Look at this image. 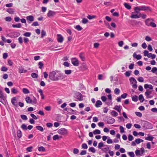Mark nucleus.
I'll list each match as a JSON object with an SVG mask.
<instances>
[{
  "label": "nucleus",
  "instance_id": "47",
  "mask_svg": "<svg viewBox=\"0 0 157 157\" xmlns=\"http://www.w3.org/2000/svg\"><path fill=\"white\" fill-rule=\"evenodd\" d=\"M105 102V103L109 105H111L112 104V101L111 100H107Z\"/></svg>",
  "mask_w": 157,
  "mask_h": 157
},
{
  "label": "nucleus",
  "instance_id": "56",
  "mask_svg": "<svg viewBox=\"0 0 157 157\" xmlns=\"http://www.w3.org/2000/svg\"><path fill=\"white\" fill-rule=\"evenodd\" d=\"M101 99L102 101L103 102H105L106 100H107V98L105 96H102L101 97Z\"/></svg>",
  "mask_w": 157,
  "mask_h": 157
},
{
  "label": "nucleus",
  "instance_id": "59",
  "mask_svg": "<svg viewBox=\"0 0 157 157\" xmlns=\"http://www.w3.org/2000/svg\"><path fill=\"white\" fill-rule=\"evenodd\" d=\"M131 71H127L124 74L125 76L127 77H129L130 75V73Z\"/></svg>",
  "mask_w": 157,
  "mask_h": 157
},
{
  "label": "nucleus",
  "instance_id": "36",
  "mask_svg": "<svg viewBox=\"0 0 157 157\" xmlns=\"http://www.w3.org/2000/svg\"><path fill=\"white\" fill-rule=\"evenodd\" d=\"M89 151H91L93 153H95L96 152L95 149L93 147H90L89 149Z\"/></svg>",
  "mask_w": 157,
  "mask_h": 157
},
{
  "label": "nucleus",
  "instance_id": "43",
  "mask_svg": "<svg viewBox=\"0 0 157 157\" xmlns=\"http://www.w3.org/2000/svg\"><path fill=\"white\" fill-rule=\"evenodd\" d=\"M31 76L34 78H37L38 77V75L35 73H33L31 74Z\"/></svg>",
  "mask_w": 157,
  "mask_h": 157
},
{
  "label": "nucleus",
  "instance_id": "64",
  "mask_svg": "<svg viewBox=\"0 0 157 157\" xmlns=\"http://www.w3.org/2000/svg\"><path fill=\"white\" fill-rule=\"evenodd\" d=\"M133 139V137L132 135H129L128 136V140L129 141H132Z\"/></svg>",
  "mask_w": 157,
  "mask_h": 157
},
{
  "label": "nucleus",
  "instance_id": "25",
  "mask_svg": "<svg viewBox=\"0 0 157 157\" xmlns=\"http://www.w3.org/2000/svg\"><path fill=\"white\" fill-rule=\"evenodd\" d=\"M23 92L25 94H29L30 93L29 90L27 89L24 88L22 89Z\"/></svg>",
  "mask_w": 157,
  "mask_h": 157
},
{
  "label": "nucleus",
  "instance_id": "50",
  "mask_svg": "<svg viewBox=\"0 0 157 157\" xmlns=\"http://www.w3.org/2000/svg\"><path fill=\"white\" fill-rule=\"evenodd\" d=\"M21 117L22 119L23 120H27V117L25 115H21Z\"/></svg>",
  "mask_w": 157,
  "mask_h": 157
},
{
  "label": "nucleus",
  "instance_id": "14",
  "mask_svg": "<svg viewBox=\"0 0 157 157\" xmlns=\"http://www.w3.org/2000/svg\"><path fill=\"white\" fill-rule=\"evenodd\" d=\"M141 16L142 14L141 13H140L139 15H137V14H134L132 13L130 16V17L133 18H140L141 17Z\"/></svg>",
  "mask_w": 157,
  "mask_h": 157
},
{
  "label": "nucleus",
  "instance_id": "29",
  "mask_svg": "<svg viewBox=\"0 0 157 157\" xmlns=\"http://www.w3.org/2000/svg\"><path fill=\"white\" fill-rule=\"evenodd\" d=\"M143 140L139 138L136 139L135 140V142L137 144H139L141 142H143Z\"/></svg>",
  "mask_w": 157,
  "mask_h": 157
},
{
  "label": "nucleus",
  "instance_id": "30",
  "mask_svg": "<svg viewBox=\"0 0 157 157\" xmlns=\"http://www.w3.org/2000/svg\"><path fill=\"white\" fill-rule=\"evenodd\" d=\"M6 11L10 14H13L14 13V11L12 8L8 9Z\"/></svg>",
  "mask_w": 157,
  "mask_h": 157
},
{
  "label": "nucleus",
  "instance_id": "51",
  "mask_svg": "<svg viewBox=\"0 0 157 157\" xmlns=\"http://www.w3.org/2000/svg\"><path fill=\"white\" fill-rule=\"evenodd\" d=\"M59 139V136L58 135H56L53 136V139L54 140H56Z\"/></svg>",
  "mask_w": 157,
  "mask_h": 157
},
{
  "label": "nucleus",
  "instance_id": "11",
  "mask_svg": "<svg viewBox=\"0 0 157 157\" xmlns=\"http://www.w3.org/2000/svg\"><path fill=\"white\" fill-rule=\"evenodd\" d=\"M57 40L59 43H62L63 40V38L62 36L60 34L57 35Z\"/></svg>",
  "mask_w": 157,
  "mask_h": 157
},
{
  "label": "nucleus",
  "instance_id": "28",
  "mask_svg": "<svg viewBox=\"0 0 157 157\" xmlns=\"http://www.w3.org/2000/svg\"><path fill=\"white\" fill-rule=\"evenodd\" d=\"M154 138V137L148 135V136L147 137L145 138V140H147L152 141Z\"/></svg>",
  "mask_w": 157,
  "mask_h": 157
},
{
  "label": "nucleus",
  "instance_id": "2",
  "mask_svg": "<svg viewBox=\"0 0 157 157\" xmlns=\"http://www.w3.org/2000/svg\"><path fill=\"white\" fill-rule=\"evenodd\" d=\"M56 71H52L49 73V78L53 81H58V78H56V76H55Z\"/></svg>",
  "mask_w": 157,
  "mask_h": 157
},
{
  "label": "nucleus",
  "instance_id": "57",
  "mask_svg": "<svg viewBox=\"0 0 157 157\" xmlns=\"http://www.w3.org/2000/svg\"><path fill=\"white\" fill-rule=\"evenodd\" d=\"M11 19L12 18L10 17H6L5 18L6 21H10L11 20Z\"/></svg>",
  "mask_w": 157,
  "mask_h": 157
},
{
  "label": "nucleus",
  "instance_id": "62",
  "mask_svg": "<svg viewBox=\"0 0 157 157\" xmlns=\"http://www.w3.org/2000/svg\"><path fill=\"white\" fill-rule=\"evenodd\" d=\"M104 145L103 144L102 142H100L99 143L98 146V147L99 148H101V147H103Z\"/></svg>",
  "mask_w": 157,
  "mask_h": 157
},
{
  "label": "nucleus",
  "instance_id": "60",
  "mask_svg": "<svg viewBox=\"0 0 157 157\" xmlns=\"http://www.w3.org/2000/svg\"><path fill=\"white\" fill-rule=\"evenodd\" d=\"M145 39L147 41H150L152 40L151 38L148 36H146Z\"/></svg>",
  "mask_w": 157,
  "mask_h": 157
},
{
  "label": "nucleus",
  "instance_id": "44",
  "mask_svg": "<svg viewBox=\"0 0 157 157\" xmlns=\"http://www.w3.org/2000/svg\"><path fill=\"white\" fill-rule=\"evenodd\" d=\"M46 35V33L45 32L44 30H42L41 33V37L42 38H43Z\"/></svg>",
  "mask_w": 157,
  "mask_h": 157
},
{
  "label": "nucleus",
  "instance_id": "55",
  "mask_svg": "<svg viewBox=\"0 0 157 157\" xmlns=\"http://www.w3.org/2000/svg\"><path fill=\"white\" fill-rule=\"evenodd\" d=\"M82 148L85 149H87L88 148L87 145L85 143L83 144L82 145Z\"/></svg>",
  "mask_w": 157,
  "mask_h": 157
},
{
  "label": "nucleus",
  "instance_id": "35",
  "mask_svg": "<svg viewBox=\"0 0 157 157\" xmlns=\"http://www.w3.org/2000/svg\"><path fill=\"white\" fill-rule=\"evenodd\" d=\"M120 106H117V105H116L114 108V109L117 110L118 112L120 113L121 111V109H120Z\"/></svg>",
  "mask_w": 157,
  "mask_h": 157
},
{
  "label": "nucleus",
  "instance_id": "20",
  "mask_svg": "<svg viewBox=\"0 0 157 157\" xmlns=\"http://www.w3.org/2000/svg\"><path fill=\"white\" fill-rule=\"evenodd\" d=\"M144 88L147 89V88H149L150 89H152L153 88V87L151 85H148L147 84H145L144 85Z\"/></svg>",
  "mask_w": 157,
  "mask_h": 157
},
{
  "label": "nucleus",
  "instance_id": "24",
  "mask_svg": "<svg viewBox=\"0 0 157 157\" xmlns=\"http://www.w3.org/2000/svg\"><path fill=\"white\" fill-rule=\"evenodd\" d=\"M12 26L13 28H20L21 27V24L19 23L16 25L13 24Z\"/></svg>",
  "mask_w": 157,
  "mask_h": 157
},
{
  "label": "nucleus",
  "instance_id": "63",
  "mask_svg": "<svg viewBox=\"0 0 157 157\" xmlns=\"http://www.w3.org/2000/svg\"><path fill=\"white\" fill-rule=\"evenodd\" d=\"M140 82H143L144 81V78L141 77H139L137 79Z\"/></svg>",
  "mask_w": 157,
  "mask_h": 157
},
{
  "label": "nucleus",
  "instance_id": "13",
  "mask_svg": "<svg viewBox=\"0 0 157 157\" xmlns=\"http://www.w3.org/2000/svg\"><path fill=\"white\" fill-rule=\"evenodd\" d=\"M26 19L28 21L29 23H30L34 21V18L33 16L30 15L26 17Z\"/></svg>",
  "mask_w": 157,
  "mask_h": 157
},
{
  "label": "nucleus",
  "instance_id": "40",
  "mask_svg": "<svg viewBox=\"0 0 157 157\" xmlns=\"http://www.w3.org/2000/svg\"><path fill=\"white\" fill-rule=\"evenodd\" d=\"M111 114L113 116L116 117L118 115V113L114 111H113L111 112Z\"/></svg>",
  "mask_w": 157,
  "mask_h": 157
},
{
  "label": "nucleus",
  "instance_id": "16",
  "mask_svg": "<svg viewBox=\"0 0 157 157\" xmlns=\"http://www.w3.org/2000/svg\"><path fill=\"white\" fill-rule=\"evenodd\" d=\"M19 72L20 73H25L27 72V70H24V68L21 67H19L18 68Z\"/></svg>",
  "mask_w": 157,
  "mask_h": 157
},
{
  "label": "nucleus",
  "instance_id": "31",
  "mask_svg": "<svg viewBox=\"0 0 157 157\" xmlns=\"http://www.w3.org/2000/svg\"><path fill=\"white\" fill-rule=\"evenodd\" d=\"M17 136L19 138H21L22 136V133L20 130L17 131Z\"/></svg>",
  "mask_w": 157,
  "mask_h": 157
},
{
  "label": "nucleus",
  "instance_id": "49",
  "mask_svg": "<svg viewBox=\"0 0 157 157\" xmlns=\"http://www.w3.org/2000/svg\"><path fill=\"white\" fill-rule=\"evenodd\" d=\"M128 154L131 157H134L135 156V155L134 152L132 151L129 152L128 153Z\"/></svg>",
  "mask_w": 157,
  "mask_h": 157
},
{
  "label": "nucleus",
  "instance_id": "5",
  "mask_svg": "<svg viewBox=\"0 0 157 157\" xmlns=\"http://www.w3.org/2000/svg\"><path fill=\"white\" fill-rule=\"evenodd\" d=\"M138 7H136V9H139V10H142V11H151V8L148 7L147 6H138Z\"/></svg>",
  "mask_w": 157,
  "mask_h": 157
},
{
  "label": "nucleus",
  "instance_id": "53",
  "mask_svg": "<svg viewBox=\"0 0 157 157\" xmlns=\"http://www.w3.org/2000/svg\"><path fill=\"white\" fill-rule=\"evenodd\" d=\"M8 70V68L4 66L2 67L1 69V71H6Z\"/></svg>",
  "mask_w": 157,
  "mask_h": 157
},
{
  "label": "nucleus",
  "instance_id": "3",
  "mask_svg": "<svg viewBox=\"0 0 157 157\" xmlns=\"http://www.w3.org/2000/svg\"><path fill=\"white\" fill-rule=\"evenodd\" d=\"M104 120L108 124H113L115 121V120L114 119L109 117H106Z\"/></svg>",
  "mask_w": 157,
  "mask_h": 157
},
{
  "label": "nucleus",
  "instance_id": "7",
  "mask_svg": "<svg viewBox=\"0 0 157 157\" xmlns=\"http://www.w3.org/2000/svg\"><path fill=\"white\" fill-rule=\"evenodd\" d=\"M56 72L58 73L57 76H56V78H58V80L59 79H64L66 78V76L63 73L61 72L58 71H56Z\"/></svg>",
  "mask_w": 157,
  "mask_h": 157
},
{
  "label": "nucleus",
  "instance_id": "58",
  "mask_svg": "<svg viewBox=\"0 0 157 157\" xmlns=\"http://www.w3.org/2000/svg\"><path fill=\"white\" fill-rule=\"evenodd\" d=\"M151 71L153 73H155L157 72V68L156 67H153Z\"/></svg>",
  "mask_w": 157,
  "mask_h": 157
},
{
  "label": "nucleus",
  "instance_id": "8",
  "mask_svg": "<svg viewBox=\"0 0 157 157\" xmlns=\"http://www.w3.org/2000/svg\"><path fill=\"white\" fill-rule=\"evenodd\" d=\"M130 81L131 82L132 84L133 83V82L135 83V84H133L132 85V87L134 89H136L137 88V85L136 83H137V82L136 80L135 79V78L133 77H131L129 79Z\"/></svg>",
  "mask_w": 157,
  "mask_h": 157
},
{
  "label": "nucleus",
  "instance_id": "19",
  "mask_svg": "<svg viewBox=\"0 0 157 157\" xmlns=\"http://www.w3.org/2000/svg\"><path fill=\"white\" fill-rule=\"evenodd\" d=\"M102 103L101 101L100 100H98L96 101V104L95 105V106L97 107H99L100 105H102Z\"/></svg>",
  "mask_w": 157,
  "mask_h": 157
},
{
  "label": "nucleus",
  "instance_id": "26",
  "mask_svg": "<svg viewBox=\"0 0 157 157\" xmlns=\"http://www.w3.org/2000/svg\"><path fill=\"white\" fill-rule=\"evenodd\" d=\"M139 99L141 102H142L144 100V98L142 94L140 95L139 96Z\"/></svg>",
  "mask_w": 157,
  "mask_h": 157
},
{
  "label": "nucleus",
  "instance_id": "18",
  "mask_svg": "<svg viewBox=\"0 0 157 157\" xmlns=\"http://www.w3.org/2000/svg\"><path fill=\"white\" fill-rule=\"evenodd\" d=\"M151 93V91H149L148 90H147L145 92V94L147 98H151L152 97V96H149V95Z\"/></svg>",
  "mask_w": 157,
  "mask_h": 157
},
{
  "label": "nucleus",
  "instance_id": "34",
  "mask_svg": "<svg viewBox=\"0 0 157 157\" xmlns=\"http://www.w3.org/2000/svg\"><path fill=\"white\" fill-rule=\"evenodd\" d=\"M120 92V90L118 88H116L114 90V93L117 95H118L119 94Z\"/></svg>",
  "mask_w": 157,
  "mask_h": 157
},
{
  "label": "nucleus",
  "instance_id": "45",
  "mask_svg": "<svg viewBox=\"0 0 157 157\" xmlns=\"http://www.w3.org/2000/svg\"><path fill=\"white\" fill-rule=\"evenodd\" d=\"M22 129L24 130H27V126L24 124H23L21 126Z\"/></svg>",
  "mask_w": 157,
  "mask_h": 157
},
{
  "label": "nucleus",
  "instance_id": "38",
  "mask_svg": "<svg viewBox=\"0 0 157 157\" xmlns=\"http://www.w3.org/2000/svg\"><path fill=\"white\" fill-rule=\"evenodd\" d=\"M93 132L94 135L100 134L101 133V131L98 129H96Z\"/></svg>",
  "mask_w": 157,
  "mask_h": 157
},
{
  "label": "nucleus",
  "instance_id": "27",
  "mask_svg": "<svg viewBox=\"0 0 157 157\" xmlns=\"http://www.w3.org/2000/svg\"><path fill=\"white\" fill-rule=\"evenodd\" d=\"M124 6L128 10H130L131 8V6L129 4L126 3H124Z\"/></svg>",
  "mask_w": 157,
  "mask_h": 157
},
{
  "label": "nucleus",
  "instance_id": "41",
  "mask_svg": "<svg viewBox=\"0 0 157 157\" xmlns=\"http://www.w3.org/2000/svg\"><path fill=\"white\" fill-rule=\"evenodd\" d=\"M75 28L78 31H81L82 29V28L79 25H77L75 26Z\"/></svg>",
  "mask_w": 157,
  "mask_h": 157
},
{
  "label": "nucleus",
  "instance_id": "48",
  "mask_svg": "<svg viewBox=\"0 0 157 157\" xmlns=\"http://www.w3.org/2000/svg\"><path fill=\"white\" fill-rule=\"evenodd\" d=\"M135 114L136 115L139 117H141L142 116V114L141 113L138 112H135Z\"/></svg>",
  "mask_w": 157,
  "mask_h": 157
},
{
  "label": "nucleus",
  "instance_id": "4",
  "mask_svg": "<svg viewBox=\"0 0 157 157\" xmlns=\"http://www.w3.org/2000/svg\"><path fill=\"white\" fill-rule=\"evenodd\" d=\"M74 97L79 101H81L83 100V96L81 94L78 92L75 93L74 94Z\"/></svg>",
  "mask_w": 157,
  "mask_h": 157
},
{
  "label": "nucleus",
  "instance_id": "46",
  "mask_svg": "<svg viewBox=\"0 0 157 157\" xmlns=\"http://www.w3.org/2000/svg\"><path fill=\"white\" fill-rule=\"evenodd\" d=\"M31 33L30 32H26L24 34V35L25 36L29 37L31 36Z\"/></svg>",
  "mask_w": 157,
  "mask_h": 157
},
{
  "label": "nucleus",
  "instance_id": "22",
  "mask_svg": "<svg viewBox=\"0 0 157 157\" xmlns=\"http://www.w3.org/2000/svg\"><path fill=\"white\" fill-rule=\"evenodd\" d=\"M84 53L81 52L79 54V56L82 60V61H84L85 60V58L83 56Z\"/></svg>",
  "mask_w": 157,
  "mask_h": 157
},
{
  "label": "nucleus",
  "instance_id": "6",
  "mask_svg": "<svg viewBox=\"0 0 157 157\" xmlns=\"http://www.w3.org/2000/svg\"><path fill=\"white\" fill-rule=\"evenodd\" d=\"M58 133L61 135H66L68 134V132L67 129L64 128H62L58 130Z\"/></svg>",
  "mask_w": 157,
  "mask_h": 157
},
{
  "label": "nucleus",
  "instance_id": "9",
  "mask_svg": "<svg viewBox=\"0 0 157 157\" xmlns=\"http://www.w3.org/2000/svg\"><path fill=\"white\" fill-rule=\"evenodd\" d=\"M72 63L74 66H78L79 65V61L76 58H73L71 59Z\"/></svg>",
  "mask_w": 157,
  "mask_h": 157
},
{
  "label": "nucleus",
  "instance_id": "15",
  "mask_svg": "<svg viewBox=\"0 0 157 157\" xmlns=\"http://www.w3.org/2000/svg\"><path fill=\"white\" fill-rule=\"evenodd\" d=\"M133 56L138 60L142 58V56L140 55H137L136 52L133 53Z\"/></svg>",
  "mask_w": 157,
  "mask_h": 157
},
{
  "label": "nucleus",
  "instance_id": "17",
  "mask_svg": "<svg viewBox=\"0 0 157 157\" xmlns=\"http://www.w3.org/2000/svg\"><path fill=\"white\" fill-rule=\"evenodd\" d=\"M153 19L151 18H148L145 21V23L146 25L149 26L150 24V22L153 21Z\"/></svg>",
  "mask_w": 157,
  "mask_h": 157
},
{
  "label": "nucleus",
  "instance_id": "1",
  "mask_svg": "<svg viewBox=\"0 0 157 157\" xmlns=\"http://www.w3.org/2000/svg\"><path fill=\"white\" fill-rule=\"evenodd\" d=\"M141 125L143 129H150L152 128V124L147 121H144L142 123Z\"/></svg>",
  "mask_w": 157,
  "mask_h": 157
},
{
  "label": "nucleus",
  "instance_id": "10",
  "mask_svg": "<svg viewBox=\"0 0 157 157\" xmlns=\"http://www.w3.org/2000/svg\"><path fill=\"white\" fill-rule=\"evenodd\" d=\"M11 102L13 105L16 107L17 106V103L16 97H14L12 98L11 100Z\"/></svg>",
  "mask_w": 157,
  "mask_h": 157
},
{
  "label": "nucleus",
  "instance_id": "32",
  "mask_svg": "<svg viewBox=\"0 0 157 157\" xmlns=\"http://www.w3.org/2000/svg\"><path fill=\"white\" fill-rule=\"evenodd\" d=\"M5 98L3 95V92H2L1 93H0V101L2 102V100H4Z\"/></svg>",
  "mask_w": 157,
  "mask_h": 157
},
{
  "label": "nucleus",
  "instance_id": "54",
  "mask_svg": "<svg viewBox=\"0 0 157 157\" xmlns=\"http://www.w3.org/2000/svg\"><path fill=\"white\" fill-rule=\"evenodd\" d=\"M65 74L67 75H70L71 73V70H65L64 71Z\"/></svg>",
  "mask_w": 157,
  "mask_h": 157
},
{
  "label": "nucleus",
  "instance_id": "33",
  "mask_svg": "<svg viewBox=\"0 0 157 157\" xmlns=\"http://www.w3.org/2000/svg\"><path fill=\"white\" fill-rule=\"evenodd\" d=\"M36 128L42 132H43L44 131V129L43 128L40 126H36Z\"/></svg>",
  "mask_w": 157,
  "mask_h": 157
},
{
  "label": "nucleus",
  "instance_id": "12",
  "mask_svg": "<svg viewBox=\"0 0 157 157\" xmlns=\"http://www.w3.org/2000/svg\"><path fill=\"white\" fill-rule=\"evenodd\" d=\"M56 12L51 10H50L49 11L47 14V16L49 17H51L55 15L56 14Z\"/></svg>",
  "mask_w": 157,
  "mask_h": 157
},
{
  "label": "nucleus",
  "instance_id": "52",
  "mask_svg": "<svg viewBox=\"0 0 157 157\" xmlns=\"http://www.w3.org/2000/svg\"><path fill=\"white\" fill-rule=\"evenodd\" d=\"M82 22L83 24H85L88 22V20L87 19L84 18H83Z\"/></svg>",
  "mask_w": 157,
  "mask_h": 157
},
{
  "label": "nucleus",
  "instance_id": "23",
  "mask_svg": "<svg viewBox=\"0 0 157 157\" xmlns=\"http://www.w3.org/2000/svg\"><path fill=\"white\" fill-rule=\"evenodd\" d=\"M25 101L28 103H32V100L29 97H27L25 98Z\"/></svg>",
  "mask_w": 157,
  "mask_h": 157
},
{
  "label": "nucleus",
  "instance_id": "39",
  "mask_svg": "<svg viewBox=\"0 0 157 157\" xmlns=\"http://www.w3.org/2000/svg\"><path fill=\"white\" fill-rule=\"evenodd\" d=\"M132 100L135 102H136L138 101V97L136 95L133 96L132 97Z\"/></svg>",
  "mask_w": 157,
  "mask_h": 157
},
{
  "label": "nucleus",
  "instance_id": "61",
  "mask_svg": "<svg viewBox=\"0 0 157 157\" xmlns=\"http://www.w3.org/2000/svg\"><path fill=\"white\" fill-rule=\"evenodd\" d=\"M38 65L39 68L41 69L43 66V64L41 62H40L38 63Z\"/></svg>",
  "mask_w": 157,
  "mask_h": 157
},
{
  "label": "nucleus",
  "instance_id": "21",
  "mask_svg": "<svg viewBox=\"0 0 157 157\" xmlns=\"http://www.w3.org/2000/svg\"><path fill=\"white\" fill-rule=\"evenodd\" d=\"M11 91L12 93L14 94H17L18 92V90L15 87L12 88Z\"/></svg>",
  "mask_w": 157,
  "mask_h": 157
},
{
  "label": "nucleus",
  "instance_id": "42",
  "mask_svg": "<svg viewBox=\"0 0 157 157\" xmlns=\"http://www.w3.org/2000/svg\"><path fill=\"white\" fill-rule=\"evenodd\" d=\"M135 153L136 155L138 156L139 155H141L140 154V151L139 150L137 149L136 150Z\"/></svg>",
  "mask_w": 157,
  "mask_h": 157
},
{
  "label": "nucleus",
  "instance_id": "37",
  "mask_svg": "<svg viewBox=\"0 0 157 157\" xmlns=\"http://www.w3.org/2000/svg\"><path fill=\"white\" fill-rule=\"evenodd\" d=\"M38 150L40 151L44 152L45 151L44 147L43 146L39 147Z\"/></svg>",
  "mask_w": 157,
  "mask_h": 157
}]
</instances>
